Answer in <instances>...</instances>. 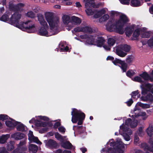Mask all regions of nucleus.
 Returning a JSON list of instances; mask_svg holds the SVG:
<instances>
[{
	"label": "nucleus",
	"instance_id": "obj_1",
	"mask_svg": "<svg viewBox=\"0 0 153 153\" xmlns=\"http://www.w3.org/2000/svg\"><path fill=\"white\" fill-rule=\"evenodd\" d=\"M23 5L22 4H19L17 5L10 4L9 6L10 9L13 11L14 13L12 15L9 19L8 15H3L1 18V20L4 22L9 20L11 24L22 30L26 31L29 33H33L35 30V27L34 25L31 21L28 20L25 22L24 24L22 22L19 23V20L21 17L19 13L22 10L21 7H23Z\"/></svg>",
	"mask_w": 153,
	"mask_h": 153
},
{
	"label": "nucleus",
	"instance_id": "obj_2",
	"mask_svg": "<svg viewBox=\"0 0 153 153\" xmlns=\"http://www.w3.org/2000/svg\"><path fill=\"white\" fill-rule=\"evenodd\" d=\"M45 18L48 23L52 31L51 32H48L47 28L48 27V25L45 21L43 16L41 14L38 15V20L42 27L39 31V34L40 35L49 36H51L57 34L58 32H53V29H56L57 24L58 22L59 19L57 17H54L52 13L50 12H46L45 13Z\"/></svg>",
	"mask_w": 153,
	"mask_h": 153
},
{
	"label": "nucleus",
	"instance_id": "obj_3",
	"mask_svg": "<svg viewBox=\"0 0 153 153\" xmlns=\"http://www.w3.org/2000/svg\"><path fill=\"white\" fill-rule=\"evenodd\" d=\"M79 37L82 39H85L86 43L91 45H95L98 47H101L104 44L105 40L102 37L97 35L94 36L87 34L80 36Z\"/></svg>",
	"mask_w": 153,
	"mask_h": 153
},
{
	"label": "nucleus",
	"instance_id": "obj_4",
	"mask_svg": "<svg viewBox=\"0 0 153 153\" xmlns=\"http://www.w3.org/2000/svg\"><path fill=\"white\" fill-rule=\"evenodd\" d=\"M129 21V19L125 14H122L120 15L119 19L117 21L115 20V33L123 34L124 32L123 27Z\"/></svg>",
	"mask_w": 153,
	"mask_h": 153
},
{
	"label": "nucleus",
	"instance_id": "obj_5",
	"mask_svg": "<svg viewBox=\"0 0 153 153\" xmlns=\"http://www.w3.org/2000/svg\"><path fill=\"white\" fill-rule=\"evenodd\" d=\"M36 119L34 118H33L29 121V123H34L37 127H43V128L39 130V132L40 133H45L48 130L47 128L44 127L47 126V123L45 122H42L41 120H48V118L47 117L41 116H36Z\"/></svg>",
	"mask_w": 153,
	"mask_h": 153
},
{
	"label": "nucleus",
	"instance_id": "obj_6",
	"mask_svg": "<svg viewBox=\"0 0 153 153\" xmlns=\"http://www.w3.org/2000/svg\"><path fill=\"white\" fill-rule=\"evenodd\" d=\"M71 112L72 115L71 121L74 123H76L78 121V124L81 125L85 117V114L81 111L75 108H73Z\"/></svg>",
	"mask_w": 153,
	"mask_h": 153
},
{
	"label": "nucleus",
	"instance_id": "obj_7",
	"mask_svg": "<svg viewBox=\"0 0 153 153\" xmlns=\"http://www.w3.org/2000/svg\"><path fill=\"white\" fill-rule=\"evenodd\" d=\"M110 17L108 19V20L106 25V28L107 30L111 32L114 29L115 26L114 12L112 11L111 13Z\"/></svg>",
	"mask_w": 153,
	"mask_h": 153
},
{
	"label": "nucleus",
	"instance_id": "obj_8",
	"mask_svg": "<svg viewBox=\"0 0 153 153\" xmlns=\"http://www.w3.org/2000/svg\"><path fill=\"white\" fill-rule=\"evenodd\" d=\"M125 145L121 139L117 138L115 141V153H124Z\"/></svg>",
	"mask_w": 153,
	"mask_h": 153
},
{
	"label": "nucleus",
	"instance_id": "obj_9",
	"mask_svg": "<svg viewBox=\"0 0 153 153\" xmlns=\"http://www.w3.org/2000/svg\"><path fill=\"white\" fill-rule=\"evenodd\" d=\"M115 142L113 140H111L107 143L106 146L103 149L102 152H105L106 153H114Z\"/></svg>",
	"mask_w": 153,
	"mask_h": 153
},
{
	"label": "nucleus",
	"instance_id": "obj_10",
	"mask_svg": "<svg viewBox=\"0 0 153 153\" xmlns=\"http://www.w3.org/2000/svg\"><path fill=\"white\" fill-rule=\"evenodd\" d=\"M74 31L75 32H83L87 33H91L92 32V29L87 26H80L75 28Z\"/></svg>",
	"mask_w": 153,
	"mask_h": 153
},
{
	"label": "nucleus",
	"instance_id": "obj_11",
	"mask_svg": "<svg viewBox=\"0 0 153 153\" xmlns=\"http://www.w3.org/2000/svg\"><path fill=\"white\" fill-rule=\"evenodd\" d=\"M81 22V20L79 18L75 16H73L71 17L70 22L69 23V25H71L70 27L67 28V29L68 30H69L74 27L75 25L79 24Z\"/></svg>",
	"mask_w": 153,
	"mask_h": 153
},
{
	"label": "nucleus",
	"instance_id": "obj_12",
	"mask_svg": "<svg viewBox=\"0 0 153 153\" xmlns=\"http://www.w3.org/2000/svg\"><path fill=\"white\" fill-rule=\"evenodd\" d=\"M117 63L120 65V67L123 72L126 71L127 68V65L125 63V61H122L115 58V65Z\"/></svg>",
	"mask_w": 153,
	"mask_h": 153
},
{
	"label": "nucleus",
	"instance_id": "obj_13",
	"mask_svg": "<svg viewBox=\"0 0 153 153\" xmlns=\"http://www.w3.org/2000/svg\"><path fill=\"white\" fill-rule=\"evenodd\" d=\"M137 121H132L130 118H128L126 120L125 124L128 126H130L131 128H134L137 126Z\"/></svg>",
	"mask_w": 153,
	"mask_h": 153
},
{
	"label": "nucleus",
	"instance_id": "obj_14",
	"mask_svg": "<svg viewBox=\"0 0 153 153\" xmlns=\"http://www.w3.org/2000/svg\"><path fill=\"white\" fill-rule=\"evenodd\" d=\"M144 81L150 80L151 82H153V77H151L146 72H143L139 75Z\"/></svg>",
	"mask_w": 153,
	"mask_h": 153
},
{
	"label": "nucleus",
	"instance_id": "obj_15",
	"mask_svg": "<svg viewBox=\"0 0 153 153\" xmlns=\"http://www.w3.org/2000/svg\"><path fill=\"white\" fill-rule=\"evenodd\" d=\"M140 147L143 149L145 151H148L153 153V142L151 143L150 146L146 143H141Z\"/></svg>",
	"mask_w": 153,
	"mask_h": 153
},
{
	"label": "nucleus",
	"instance_id": "obj_16",
	"mask_svg": "<svg viewBox=\"0 0 153 153\" xmlns=\"http://www.w3.org/2000/svg\"><path fill=\"white\" fill-rule=\"evenodd\" d=\"M120 129L123 131V132L122 133H119V134H132V131L128 127L126 126V125H124V124L120 126Z\"/></svg>",
	"mask_w": 153,
	"mask_h": 153
},
{
	"label": "nucleus",
	"instance_id": "obj_17",
	"mask_svg": "<svg viewBox=\"0 0 153 153\" xmlns=\"http://www.w3.org/2000/svg\"><path fill=\"white\" fill-rule=\"evenodd\" d=\"M134 25H132L131 26H127L125 28L124 31L127 36H130L134 30Z\"/></svg>",
	"mask_w": 153,
	"mask_h": 153
},
{
	"label": "nucleus",
	"instance_id": "obj_18",
	"mask_svg": "<svg viewBox=\"0 0 153 153\" xmlns=\"http://www.w3.org/2000/svg\"><path fill=\"white\" fill-rule=\"evenodd\" d=\"M67 139L65 138L64 141L62 142V146L64 148L70 149L74 147L73 146L72 144L68 141H67Z\"/></svg>",
	"mask_w": 153,
	"mask_h": 153
},
{
	"label": "nucleus",
	"instance_id": "obj_19",
	"mask_svg": "<svg viewBox=\"0 0 153 153\" xmlns=\"http://www.w3.org/2000/svg\"><path fill=\"white\" fill-rule=\"evenodd\" d=\"M17 123L18 122L11 119H10V120H7L5 122L6 126L10 128L14 127L17 125Z\"/></svg>",
	"mask_w": 153,
	"mask_h": 153
},
{
	"label": "nucleus",
	"instance_id": "obj_20",
	"mask_svg": "<svg viewBox=\"0 0 153 153\" xmlns=\"http://www.w3.org/2000/svg\"><path fill=\"white\" fill-rule=\"evenodd\" d=\"M46 146L50 148H55L57 146L56 142L52 140H49L46 143Z\"/></svg>",
	"mask_w": 153,
	"mask_h": 153
},
{
	"label": "nucleus",
	"instance_id": "obj_21",
	"mask_svg": "<svg viewBox=\"0 0 153 153\" xmlns=\"http://www.w3.org/2000/svg\"><path fill=\"white\" fill-rule=\"evenodd\" d=\"M28 139L31 143H35L41 145L42 143L38 140V137H35L33 134H28Z\"/></svg>",
	"mask_w": 153,
	"mask_h": 153
},
{
	"label": "nucleus",
	"instance_id": "obj_22",
	"mask_svg": "<svg viewBox=\"0 0 153 153\" xmlns=\"http://www.w3.org/2000/svg\"><path fill=\"white\" fill-rule=\"evenodd\" d=\"M115 53L117 55L121 57H124L127 55V53L123 52L121 48L119 46L116 47Z\"/></svg>",
	"mask_w": 153,
	"mask_h": 153
},
{
	"label": "nucleus",
	"instance_id": "obj_23",
	"mask_svg": "<svg viewBox=\"0 0 153 153\" xmlns=\"http://www.w3.org/2000/svg\"><path fill=\"white\" fill-rule=\"evenodd\" d=\"M16 129L17 130L23 132H25L27 130V127L23 124L18 122L17 123Z\"/></svg>",
	"mask_w": 153,
	"mask_h": 153
},
{
	"label": "nucleus",
	"instance_id": "obj_24",
	"mask_svg": "<svg viewBox=\"0 0 153 153\" xmlns=\"http://www.w3.org/2000/svg\"><path fill=\"white\" fill-rule=\"evenodd\" d=\"M62 19L64 24L66 25H68L67 28L70 27L71 25H69V23L71 22L70 17L68 15H64L62 16Z\"/></svg>",
	"mask_w": 153,
	"mask_h": 153
},
{
	"label": "nucleus",
	"instance_id": "obj_25",
	"mask_svg": "<svg viewBox=\"0 0 153 153\" xmlns=\"http://www.w3.org/2000/svg\"><path fill=\"white\" fill-rule=\"evenodd\" d=\"M140 34V30L139 28L136 29L132 35L133 38H131L132 40H138V38Z\"/></svg>",
	"mask_w": 153,
	"mask_h": 153
},
{
	"label": "nucleus",
	"instance_id": "obj_26",
	"mask_svg": "<svg viewBox=\"0 0 153 153\" xmlns=\"http://www.w3.org/2000/svg\"><path fill=\"white\" fill-rule=\"evenodd\" d=\"M130 5L133 7H138L142 5L141 2L138 0H131Z\"/></svg>",
	"mask_w": 153,
	"mask_h": 153
},
{
	"label": "nucleus",
	"instance_id": "obj_27",
	"mask_svg": "<svg viewBox=\"0 0 153 153\" xmlns=\"http://www.w3.org/2000/svg\"><path fill=\"white\" fill-rule=\"evenodd\" d=\"M38 149L37 146L34 144H31L28 147L29 151L33 153H36L37 152Z\"/></svg>",
	"mask_w": 153,
	"mask_h": 153
},
{
	"label": "nucleus",
	"instance_id": "obj_28",
	"mask_svg": "<svg viewBox=\"0 0 153 153\" xmlns=\"http://www.w3.org/2000/svg\"><path fill=\"white\" fill-rule=\"evenodd\" d=\"M61 51H66L68 50V48L65 42H61L59 44Z\"/></svg>",
	"mask_w": 153,
	"mask_h": 153
},
{
	"label": "nucleus",
	"instance_id": "obj_29",
	"mask_svg": "<svg viewBox=\"0 0 153 153\" xmlns=\"http://www.w3.org/2000/svg\"><path fill=\"white\" fill-rule=\"evenodd\" d=\"M119 46L121 48L122 50L125 51V52H128L130 50V46L127 44L122 45Z\"/></svg>",
	"mask_w": 153,
	"mask_h": 153
},
{
	"label": "nucleus",
	"instance_id": "obj_30",
	"mask_svg": "<svg viewBox=\"0 0 153 153\" xmlns=\"http://www.w3.org/2000/svg\"><path fill=\"white\" fill-rule=\"evenodd\" d=\"M142 78L140 76H137L134 77L132 79L134 81L138 82L142 84L145 83L144 80H143Z\"/></svg>",
	"mask_w": 153,
	"mask_h": 153
},
{
	"label": "nucleus",
	"instance_id": "obj_31",
	"mask_svg": "<svg viewBox=\"0 0 153 153\" xmlns=\"http://www.w3.org/2000/svg\"><path fill=\"white\" fill-rule=\"evenodd\" d=\"M105 13V11L104 9H102L101 10L97 12L94 15V17L95 18H97L100 17L103 14Z\"/></svg>",
	"mask_w": 153,
	"mask_h": 153
},
{
	"label": "nucleus",
	"instance_id": "obj_32",
	"mask_svg": "<svg viewBox=\"0 0 153 153\" xmlns=\"http://www.w3.org/2000/svg\"><path fill=\"white\" fill-rule=\"evenodd\" d=\"M114 37H111L109 38L107 40V43L111 47L113 46L115 43V40Z\"/></svg>",
	"mask_w": 153,
	"mask_h": 153
},
{
	"label": "nucleus",
	"instance_id": "obj_33",
	"mask_svg": "<svg viewBox=\"0 0 153 153\" xmlns=\"http://www.w3.org/2000/svg\"><path fill=\"white\" fill-rule=\"evenodd\" d=\"M9 137V136L7 134L3 135L0 137V143H5Z\"/></svg>",
	"mask_w": 153,
	"mask_h": 153
},
{
	"label": "nucleus",
	"instance_id": "obj_34",
	"mask_svg": "<svg viewBox=\"0 0 153 153\" xmlns=\"http://www.w3.org/2000/svg\"><path fill=\"white\" fill-rule=\"evenodd\" d=\"M109 18V16L107 14H105L101 17L99 19V21L100 23H102L106 21Z\"/></svg>",
	"mask_w": 153,
	"mask_h": 153
},
{
	"label": "nucleus",
	"instance_id": "obj_35",
	"mask_svg": "<svg viewBox=\"0 0 153 153\" xmlns=\"http://www.w3.org/2000/svg\"><path fill=\"white\" fill-rule=\"evenodd\" d=\"M138 105L144 108H149L150 107V105L149 104H144L141 103L140 102H138L137 103Z\"/></svg>",
	"mask_w": 153,
	"mask_h": 153
},
{
	"label": "nucleus",
	"instance_id": "obj_36",
	"mask_svg": "<svg viewBox=\"0 0 153 153\" xmlns=\"http://www.w3.org/2000/svg\"><path fill=\"white\" fill-rule=\"evenodd\" d=\"M144 84V83H143L141 84L143 85V87H144L149 92H150L152 88V85L149 83H147L145 84Z\"/></svg>",
	"mask_w": 153,
	"mask_h": 153
},
{
	"label": "nucleus",
	"instance_id": "obj_37",
	"mask_svg": "<svg viewBox=\"0 0 153 153\" xmlns=\"http://www.w3.org/2000/svg\"><path fill=\"white\" fill-rule=\"evenodd\" d=\"M140 116L143 117L147 116L146 113L145 112H140V113L137 114H135V115H132V117L133 118H137Z\"/></svg>",
	"mask_w": 153,
	"mask_h": 153
},
{
	"label": "nucleus",
	"instance_id": "obj_38",
	"mask_svg": "<svg viewBox=\"0 0 153 153\" xmlns=\"http://www.w3.org/2000/svg\"><path fill=\"white\" fill-rule=\"evenodd\" d=\"M135 74V73L134 71L132 70H128L126 73V76L129 77L131 78L133 75Z\"/></svg>",
	"mask_w": 153,
	"mask_h": 153
},
{
	"label": "nucleus",
	"instance_id": "obj_39",
	"mask_svg": "<svg viewBox=\"0 0 153 153\" xmlns=\"http://www.w3.org/2000/svg\"><path fill=\"white\" fill-rule=\"evenodd\" d=\"M147 101H149L151 103H153V95L151 93L148 94L146 96Z\"/></svg>",
	"mask_w": 153,
	"mask_h": 153
},
{
	"label": "nucleus",
	"instance_id": "obj_40",
	"mask_svg": "<svg viewBox=\"0 0 153 153\" xmlns=\"http://www.w3.org/2000/svg\"><path fill=\"white\" fill-rule=\"evenodd\" d=\"M140 88L141 89V94L142 95H145L149 91L143 87V85L141 84L140 85Z\"/></svg>",
	"mask_w": 153,
	"mask_h": 153
},
{
	"label": "nucleus",
	"instance_id": "obj_41",
	"mask_svg": "<svg viewBox=\"0 0 153 153\" xmlns=\"http://www.w3.org/2000/svg\"><path fill=\"white\" fill-rule=\"evenodd\" d=\"M147 134H153V127L149 125V127L146 130Z\"/></svg>",
	"mask_w": 153,
	"mask_h": 153
},
{
	"label": "nucleus",
	"instance_id": "obj_42",
	"mask_svg": "<svg viewBox=\"0 0 153 153\" xmlns=\"http://www.w3.org/2000/svg\"><path fill=\"white\" fill-rule=\"evenodd\" d=\"M140 36L142 38H149L150 36V33L148 32H146L142 33L141 34Z\"/></svg>",
	"mask_w": 153,
	"mask_h": 153
},
{
	"label": "nucleus",
	"instance_id": "obj_43",
	"mask_svg": "<svg viewBox=\"0 0 153 153\" xmlns=\"http://www.w3.org/2000/svg\"><path fill=\"white\" fill-rule=\"evenodd\" d=\"M14 142L11 141L8 143L7 146V148L8 150L11 151L14 148L13 147Z\"/></svg>",
	"mask_w": 153,
	"mask_h": 153
},
{
	"label": "nucleus",
	"instance_id": "obj_44",
	"mask_svg": "<svg viewBox=\"0 0 153 153\" xmlns=\"http://www.w3.org/2000/svg\"><path fill=\"white\" fill-rule=\"evenodd\" d=\"M55 137L60 141L62 142L64 141L66 137H63L60 134H55Z\"/></svg>",
	"mask_w": 153,
	"mask_h": 153
},
{
	"label": "nucleus",
	"instance_id": "obj_45",
	"mask_svg": "<svg viewBox=\"0 0 153 153\" xmlns=\"http://www.w3.org/2000/svg\"><path fill=\"white\" fill-rule=\"evenodd\" d=\"M147 44L150 47H153V36L147 41Z\"/></svg>",
	"mask_w": 153,
	"mask_h": 153
},
{
	"label": "nucleus",
	"instance_id": "obj_46",
	"mask_svg": "<svg viewBox=\"0 0 153 153\" xmlns=\"http://www.w3.org/2000/svg\"><path fill=\"white\" fill-rule=\"evenodd\" d=\"M22 134H12V137H14L16 140H18L21 139L23 137V136L21 137Z\"/></svg>",
	"mask_w": 153,
	"mask_h": 153
},
{
	"label": "nucleus",
	"instance_id": "obj_47",
	"mask_svg": "<svg viewBox=\"0 0 153 153\" xmlns=\"http://www.w3.org/2000/svg\"><path fill=\"white\" fill-rule=\"evenodd\" d=\"M9 117L5 114H0V120H4L8 119Z\"/></svg>",
	"mask_w": 153,
	"mask_h": 153
},
{
	"label": "nucleus",
	"instance_id": "obj_48",
	"mask_svg": "<svg viewBox=\"0 0 153 153\" xmlns=\"http://www.w3.org/2000/svg\"><path fill=\"white\" fill-rule=\"evenodd\" d=\"M132 57L131 55L128 56L126 59V61L127 63H130L131 62L132 60Z\"/></svg>",
	"mask_w": 153,
	"mask_h": 153
},
{
	"label": "nucleus",
	"instance_id": "obj_49",
	"mask_svg": "<svg viewBox=\"0 0 153 153\" xmlns=\"http://www.w3.org/2000/svg\"><path fill=\"white\" fill-rule=\"evenodd\" d=\"M27 15L28 17L30 18H33L35 16V13L32 11L28 12L27 13Z\"/></svg>",
	"mask_w": 153,
	"mask_h": 153
},
{
	"label": "nucleus",
	"instance_id": "obj_50",
	"mask_svg": "<svg viewBox=\"0 0 153 153\" xmlns=\"http://www.w3.org/2000/svg\"><path fill=\"white\" fill-rule=\"evenodd\" d=\"M103 48L106 51H110L111 47L109 45H103L102 46Z\"/></svg>",
	"mask_w": 153,
	"mask_h": 153
},
{
	"label": "nucleus",
	"instance_id": "obj_51",
	"mask_svg": "<svg viewBox=\"0 0 153 153\" xmlns=\"http://www.w3.org/2000/svg\"><path fill=\"white\" fill-rule=\"evenodd\" d=\"M139 93V92L138 90L133 91L131 93V97L133 98L135 97L136 95L138 94Z\"/></svg>",
	"mask_w": 153,
	"mask_h": 153
},
{
	"label": "nucleus",
	"instance_id": "obj_52",
	"mask_svg": "<svg viewBox=\"0 0 153 153\" xmlns=\"http://www.w3.org/2000/svg\"><path fill=\"white\" fill-rule=\"evenodd\" d=\"M120 2L123 4L128 5L130 0H119Z\"/></svg>",
	"mask_w": 153,
	"mask_h": 153
},
{
	"label": "nucleus",
	"instance_id": "obj_53",
	"mask_svg": "<svg viewBox=\"0 0 153 153\" xmlns=\"http://www.w3.org/2000/svg\"><path fill=\"white\" fill-rule=\"evenodd\" d=\"M123 135L124 139L127 141H129L130 139V137L129 134H121Z\"/></svg>",
	"mask_w": 153,
	"mask_h": 153
},
{
	"label": "nucleus",
	"instance_id": "obj_54",
	"mask_svg": "<svg viewBox=\"0 0 153 153\" xmlns=\"http://www.w3.org/2000/svg\"><path fill=\"white\" fill-rule=\"evenodd\" d=\"M59 131L61 133H64L65 131V128L63 126H60L58 128Z\"/></svg>",
	"mask_w": 153,
	"mask_h": 153
},
{
	"label": "nucleus",
	"instance_id": "obj_55",
	"mask_svg": "<svg viewBox=\"0 0 153 153\" xmlns=\"http://www.w3.org/2000/svg\"><path fill=\"white\" fill-rule=\"evenodd\" d=\"M114 58L113 57L111 56H108L107 57L106 60L111 61L114 64H115V61L114 60Z\"/></svg>",
	"mask_w": 153,
	"mask_h": 153
},
{
	"label": "nucleus",
	"instance_id": "obj_56",
	"mask_svg": "<svg viewBox=\"0 0 153 153\" xmlns=\"http://www.w3.org/2000/svg\"><path fill=\"white\" fill-rule=\"evenodd\" d=\"M133 102V100L131 98L129 99V100L126 102V103L128 106H130L131 105Z\"/></svg>",
	"mask_w": 153,
	"mask_h": 153
},
{
	"label": "nucleus",
	"instance_id": "obj_57",
	"mask_svg": "<svg viewBox=\"0 0 153 153\" xmlns=\"http://www.w3.org/2000/svg\"><path fill=\"white\" fill-rule=\"evenodd\" d=\"M73 129L74 131H78L79 129H81L82 128V126H74Z\"/></svg>",
	"mask_w": 153,
	"mask_h": 153
},
{
	"label": "nucleus",
	"instance_id": "obj_58",
	"mask_svg": "<svg viewBox=\"0 0 153 153\" xmlns=\"http://www.w3.org/2000/svg\"><path fill=\"white\" fill-rule=\"evenodd\" d=\"M0 153H8L6 149L4 147L0 148Z\"/></svg>",
	"mask_w": 153,
	"mask_h": 153
},
{
	"label": "nucleus",
	"instance_id": "obj_59",
	"mask_svg": "<svg viewBox=\"0 0 153 153\" xmlns=\"http://www.w3.org/2000/svg\"><path fill=\"white\" fill-rule=\"evenodd\" d=\"M139 138L137 136V134H135L134 136V143H138L139 141Z\"/></svg>",
	"mask_w": 153,
	"mask_h": 153
},
{
	"label": "nucleus",
	"instance_id": "obj_60",
	"mask_svg": "<svg viewBox=\"0 0 153 153\" xmlns=\"http://www.w3.org/2000/svg\"><path fill=\"white\" fill-rule=\"evenodd\" d=\"M60 125V123L59 122H58L55 123L54 125V127L56 128Z\"/></svg>",
	"mask_w": 153,
	"mask_h": 153
},
{
	"label": "nucleus",
	"instance_id": "obj_61",
	"mask_svg": "<svg viewBox=\"0 0 153 153\" xmlns=\"http://www.w3.org/2000/svg\"><path fill=\"white\" fill-rule=\"evenodd\" d=\"M141 42H142V44L143 45H146L147 44V41L146 39V40H142L141 41Z\"/></svg>",
	"mask_w": 153,
	"mask_h": 153
},
{
	"label": "nucleus",
	"instance_id": "obj_62",
	"mask_svg": "<svg viewBox=\"0 0 153 153\" xmlns=\"http://www.w3.org/2000/svg\"><path fill=\"white\" fill-rule=\"evenodd\" d=\"M141 99L143 101H147V99L146 98V97L145 96H142L141 97Z\"/></svg>",
	"mask_w": 153,
	"mask_h": 153
},
{
	"label": "nucleus",
	"instance_id": "obj_63",
	"mask_svg": "<svg viewBox=\"0 0 153 153\" xmlns=\"http://www.w3.org/2000/svg\"><path fill=\"white\" fill-rule=\"evenodd\" d=\"M143 128L142 127H140L138 130V134H141L142 132Z\"/></svg>",
	"mask_w": 153,
	"mask_h": 153
},
{
	"label": "nucleus",
	"instance_id": "obj_64",
	"mask_svg": "<svg viewBox=\"0 0 153 153\" xmlns=\"http://www.w3.org/2000/svg\"><path fill=\"white\" fill-rule=\"evenodd\" d=\"M150 12L151 14H153V5H152L149 9Z\"/></svg>",
	"mask_w": 153,
	"mask_h": 153
}]
</instances>
